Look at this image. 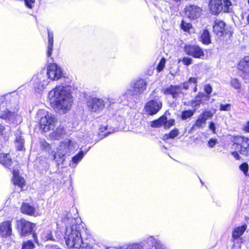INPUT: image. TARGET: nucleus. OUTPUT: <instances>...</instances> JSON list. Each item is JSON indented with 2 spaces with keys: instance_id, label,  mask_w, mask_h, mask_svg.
<instances>
[{
  "instance_id": "obj_1",
  "label": "nucleus",
  "mask_w": 249,
  "mask_h": 249,
  "mask_svg": "<svg viewBox=\"0 0 249 249\" xmlns=\"http://www.w3.org/2000/svg\"><path fill=\"white\" fill-rule=\"evenodd\" d=\"M77 222L71 213L67 211L62 213L57 220V228H62L63 231H66L64 238L69 248L80 249L82 246L83 239L80 231L83 227Z\"/></svg>"
},
{
  "instance_id": "obj_2",
  "label": "nucleus",
  "mask_w": 249,
  "mask_h": 249,
  "mask_svg": "<svg viewBox=\"0 0 249 249\" xmlns=\"http://www.w3.org/2000/svg\"><path fill=\"white\" fill-rule=\"evenodd\" d=\"M48 97L50 103L55 110L57 109L65 113L71 107V96L64 86L56 87L49 92Z\"/></svg>"
},
{
  "instance_id": "obj_3",
  "label": "nucleus",
  "mask_w": 249,
  "mask_h": 249,
  "mask_svg": "<svg viewBox=\"0 0 249 249\" xmlns=\"http://www.w3.org/2000/svg\"><path fill=\"white\" fill-rule=\"evenodd\" d=\"M36 224L24 219H20L16 220V228L17 229L19 235L21 237H25L32 234L34 241L36 243H38L37 236L35 232L34 229Z\"/></svg>"
},
{
  "instance_id": "obj_4",
  "label": "nucleus",
  "mask_w": 249,
  "mask_h": 249,
  "mask_svg": "<svg viewBox=\"0 0 249 249\" xmlns=\"http://www.w3.org/2000/svg\"><path fill=\"white\" fill-rule=\"evenodd\" d=\"M39 117H40V128L43 132H45L53 129L54 124L57 122V119L53 115L42 110L38 112V118Z\"/></svg>"
},
{
  "instance_id": "obj_5",
  "label": "nucleus",
  "mask_w": 249,
  "mask_h": 249,
  "mask_svg": "<svg viewBox=\"0 0 249 249\" xmlns=\"http://www.w3.org/2000/svg\"><path fill=\"white\" fill-rule=\"evenodd\" d=\"M241 154L249 155V139L244 136H238L234 139L233 145Z\"/></svg>"
},
{
  "instance_id": "obj_6",
  "label": "nucleus",
  "mask_w": 249,
  "mask_h": 249,
  "mask_svg": "<svg viewBox=\"0 0 249 249\" xmlns=\"http://www.w3.org/2000/svg\"><path fill=\"white\" fill-rule=\"evenodd\" d=\"M162 92L165 95H171L175 100L184 96V93L181 91V86L171 85L163 88Z\"/></svg>"
},
{
  "instance_id": "obj_7",
  "label": "nucleus",
  "mask_w": 249,
  "mask_h": 249,
  "mask_svg": "<svg viewBox=\"0 0 249 249\" xmlns=\"http://www.w3.org/2000/svg\"><path fill=\"white\" fill-rule=\"evenodd\" d=\"M238 68L239 74L245 82H249V56H245L240 61Z\"/></svg>"
},
{
  "instance_id": "obj_8",
  "label": "nucleus",
  "mask_w": 249,
  "mask_h": 249,
  "mask_svg": "<svg viewBox=\"0 0 249 249\" xmlns=\"http://www.w3.org/2000/svg\"><path fill=\"white\" fill-rule=\"evenodd\" d=\"M105 103L102 99L94 97L88 101L87 106L90 111L100 112L104 108Z\"/></svg>"
},
{
  "instance_id": "obj_9",
  "label": "nucleus",
  "mask_w": 249,
  "mask_h": 249,
  "mask_svg": "<svg viewBox=\"0 0 249 249\" xmlns=\"http://www.w3.org/2000/svg\"><path fill=\"white\" fill-rule=\"evenodd\" d=\"M47 74L49 79L57 80L62 77L63 73L60 67L55 63H53L48 66Z\"/></svg>"
},
{
  "instance_id": "obj_10",
  "label": "nucleus",
  "mask_w": 249,
  "mask_h": 249,
  "mask_svg": "<svg viewBox=\"0 0 249 249\" xmlns=\"http://www.w3.org/2000/svg\"><path fill=\"white\" fill-rule=\"evenodd\" d=\"M184 51L187 55L195 58H200L204 55L203 51L197 45H185Z\"/></svg>"
},
{
  "instance_id": "obj_11",
  "label": "nucleus",
  "mask_w": 249,
  "mask_h": 249,
  "mask_svg": "<svg viewBox=\"0 0 249 249\" xmlns=\"http://www.w3.org/2000/svg\"><path fill=\"white\" fill-rule=\"evenodd\" d=\"M162 107V103L158 100H152L148 102L144 107L146 112L149 115L157 114Z\"/></svg>"
},
{
  "instance_id": "obj_12",
  "label": "nucleus",
  "mask_w": 249,
  "mask_h": 249,
  "mask_svg": "<svg viewBox=\"0 0 249 249\" xmlns=\"http://www.w3.org/2000/svg\"><path fill=\"white\" fill-rule=\"evenodd\" d=\"M34 87L36 92L40 93L45 88L49 82L45 79L42 73L35 75L33 78Z\"/></svg>"
},
{
  "instance_id": "obj_13",
  "label": "nucleus",
  "mask_w": 249,
  "mask_h": 249,
  "mask_svg": "<svg viewBox=\"0 0 249 249\" xmlns=\"http://www.w3.org/2000/svg\"><path fill=\"white\" fill-rule=\"evenodd\" d=\"M213 33L218 36L221 37L228 33L226 23L220 19H216L213 26Z\"/></svg>"
},
{
  "instance_id": "obj_14",
  "label": "nucleus",
  "mask_w": 249,
  "mask_h": 249,
  "mask_svg": "<svg viewBox=\"0 0 249 249\" xmlns=\"http://www.w3.org/2000/svg\"><path fill=\"white\" fill-rule=\"evenodd\" d=\"M202 9L198 6L194 5L186 6L185 8L186 16L190 19H196L201 15Z\"/></svg>"
},
{
  "instance_id": "obj_15",
  "label": "nucleus",
  "mask_w": 249,
  "mask_h": 249,
  "mask_svg": "<svg viewBox=\"0 0 249 249\" xmlns=\"http://www.w3.org/2000/svg\"><path fill=\"white\" fill-rule=\"evenodd\" d=\"M147 87L146 82L142 79L133 80L130 83V88L137 92L141 97V95L143 93Z\"/></svg>"
},
{
  "instance_id": "obj_16",
  "label": "nucleus",
  "mask_w": 249,
  "mask_h": 249,
  "mask_svg": "<svg viewBox=\"0 0 249 249\" xmlns=\"http://www.w3.org/2000/svg\"><path fill=\"white\" fill-rule=\"evenodd\" d=\"M0 118L5 120L7 123L17 124L20 122L19 117L15 112H11L6 109L0 113Z\"/></svg>"
},
{
  "instance_id": "obj_17",
  "label": "nucleus",
  "mask_w": 249,
  "mask_h": 249,
  "mask_svg": "<svg viewBox=\"0 0 249 249\" xmlns=\"http://www.w3.org/2000/svg\"><path fill=\"white\" fill-rule=\"evenodd\" d=\"M121 102L125 101L126 103H124V104H126L128 102H136V100L140 99V97L138 95L135 91L134 89L130 87L129 89L124 92L120 97Z\"/></svg>"
},
{
  "instance_id": "obj_18",
  "label": "nucleus",
  "mask_w": 249,
  "mask_h": 249,
  "mask_svg": "<svg viewBox=\"0 0 249 249\" xmlns=\"http://www.w3.org/2000/svg\"><path fill=\"white\" fill-rule=\"evenodd\" d=\"M15 135V139L14 142L16 149L18 151L25 150V139L21 132L19 129H18Z\"/></svg>"
},
{
  "instance_id": "obj_19",
  "label": "nucleus",
  "mask_w": 249,
  "mask_h": 249,
  "mask_svg": "<svg viewBox=\"0 0 249 249\" xmlns=\"http://www.w3.org/2000/svg\"><path fill=\"white\" fill-rule=\"evenodd\" d=\"M212 14L217 15L222 11V0H211L209 4Z\"/></svg>"
},
{
  "instance_id": "obj_20",
  "label": "nucleus",
  "mask_w": 249,
  "mask_h": 249,
  "mask_svg": "<svg viewBox=\"0 0 249 249\" xmlns=\"http://www.w3.org/2000/svg\"><path fill=\"white\" fill-rule=\"evenodd\" d=\"M12 226L10 221H5L0 224V236L9 237L12 234Z\"/></svg>"
},
{
  "instance_id": "obj_21",
  "label": "nucleus",
  "mask_w": 249,
  "mask_h": 249,
  "mask_svg": "<svg viewBox=\"0 0 249 249\" xmlns=\"http://www.w3.org/2000/svg\"><path fill=\"white\" fill-rule=\"evenodd\" d=\"M147 249H164L161 243L153 236H149L144 241Z\"/></svg>"
},
{
  "instance_id": "obj_22",
  "label": "nucleus",
  "mask_w": 249,
  "mask_h": 249,
  "mask_svg": "<svg viewBox=\"0 0 249 249\" xmlns=\"http://www.w3.org/2000/svg\"><path fill=\"white\" fill-rule=\"evenodd\" d=\"M0 163L5 167L11 169L13 161L10 154L0 153Z\"/></svg>"
},
{
  "instance_id": "obj_23",
  "label": "nucleus",
  "mask_w": 249,
  "mask_h": 249,
  "mask_svg": "<svg viewBox=\"0 0 249 249\" xmlns=\"http://www.w3.org/2000/svg\"><path fill=\"white\" fill-rule=\"evenodd\" d=\"M48 31V46H47V55L48 57L51 56L52 54V52L53 50V34L52 31L50 30L49 29H47Z\"/></svg>"
},
{
  "instance_id": "obj_24",
  "label": "nucleus",
  "mask_w": 249,
  "mask_h": 249,
  "mask_svg": "<svg viewBox=\"0 0 249 249\" xmlns=\"http://www.w3.org/2000/svg\"><path fill=\"white\" fill-rule=\"evenodd\" d=\"M13 175V182L15 185L22 187L24 185V179L18 175V170L14 168L12 170Z\"/></svg>"
},
{
  "instance_id": "obj_25",
  "label": "nucleus",
  "mask_w": 249,
  "mask_h": 249,
  "mask_svg": "<svg viewBox=\"0 0 249 249\" xmlns=\"http://www.w3.org/2000/svg\"><path fill=\"white\" fill-rule=\"evenodd\" d=\"M247 228V225L246 224L236 227L234 229L232 232V237L233 238L236 239L239 238L244 232Z\"/></svg>"
},
{
  "instance_id": "obj_26",
  "label": "nucleus",
  "mask_w": 249,
  "mask_h": 249,
  "mask_svg": "<svg viewBox=\"0 0 249 249\" xmlns=\"http://www.w3.org/2000/svg\"><path fill=\"white\" fill-rule=\"evenodd\" d=\"M21 211L22 213L32 215L35 212V208L27 203H23L21 207Z\"/></svg>"
},
{
  "instance_id": "obj_27",
  "label": "nucleus",
  "mask_w": 249,
  "mask_h": 249,
  "mask_svg": "<svg viewBox=\"0 0 249 249\" xmlns=\"http://www.w3.org/2000/svg\"><path fill=\"white\" fill-rule=\"evenodd\" d=\"M68 146H62V142L61 143L59 146V150L57 151V153H53V160H56V156H58L59 158H62L65 155H69L68 149Z\"/></svg>"
},
{
  "instance_id": "obj_28",
  "label": "nucleus",
  "mask_w": 249,
  "mask_h": 249,
  "mask_svg": "<svg viewBox=\"0 0 249 249\" xmlns=\"http://www.w3.org/2000/svg\"><path fill=\"white\" fill-rule=\"evenodd\" d=\"M167 122V117L163 115L158 119L151 122L150 125L152 127H159L163 125L164 122Z\"/></svg>"
},
{
  "instance_id": "obj_29",
  "label": "nucleus",
  "mask_w": 249,
  "mask_h": 249,
  "mask_svg": "<svg viewBox=\"0 0 249 249\" xmlns=\"http://www.w3.org/2000/svg\"><path fill=\"white\" fill-rule=\"evenodd\" d=\"M206 121L205 119L199 115L194 124L192 125L191 129L195 130L196 128H203L206 124Z\"/></svg>"
},
{
  "instance_id": "obj_30",
  "label": "nucleus",
  "mask_w": 249,
  "mask_h": 249,
  "mask_svg": "<svg viewBox=\"0 0 249 249\" xmlns=\"http://www.w3.org/2000/svg\"><path fill=\"white\" fill-rule=\"evenodd\" d=\"M62 146H68L69 155L72 152H73L76 148V144L71 140L66 139L62 142Z\"/></svg>"
},
{
  "instance_id": "obj_31",
  "label": "nucleus",
  "mask_w": 249,
  "mask_h": 249,
  "mask_svg": "<svg viewBox=\"0 0 249 249\" xmlns=\"http://www.w3.org/2000/svg\"><path fill=\"white\" fill-rule=\"evenodd\" d=\"M200 39L201 42L204 44L208 45L211 43L210 34L207 29L203 30L200 36Z\"/></svg>"
},
{
  "instance_id": "obj_32",
  "label": "nucleus",
  "mask_w": 249,
  "mask_h": 249,
  "mask_svg": "<svg viewBox=\"0 0 249 249\" xmlns=\"http://www.w3.org/2000/svg\"><path fill=\"white\" fill-rule=\"evenodd\" d=\"M196 109H188L182 111L181 112L180 118L182 120H186L190 119L195 113Z\"/></svg>"
},
{
  "instance_id": "obj_33",
  "label": "nucleus",
  "mask_w": 249,
  "mask_h": 249,
  "mask_svg": "<svg viewBox=\"0 0 249 249\" xmlns=\"http://www.w3.org/2000/svg\"><path fill=\"white\" fill-rule=\"evenodd\" d=\"M197 78L196 77H190L188 81H185L181 84L179 85L178 86H181V90L182 89L187 90L188 89L191 84H197Z\"/></svg>"
},
{
  "instance_id": "obj_34",
  "label": "nucleus",
  "mask_w": 249,
  "mask_h": 249,
  "mask_svg": "<svg viewBox=\"0 0 249 249\" xmlns=\"http://www.w3.org/2000/svg\"><path fill=\"white\" fill-rule=\"evenodd\" d=\"M146 240L145 239L143 241V242L142 243V245H141L140 244H130L129 245H124L122 246V249H144L143 248V246H144L146 249H147L146 247L147 245L145 244V243L144 241Z\"/></svg>"
},
{
  "instance_id": "obj_35",
  "label": "nucleus",
  "mask_w": 249,
  "mask_h": 249,
  "mask_svg": "<svg viewBox=\"0 0 249 249\" xmlns=\"http://www.w3.org/2000/svg\"><path fill=\"white\" fill-rule=\"evenodd\" d=\"M222 11L224 13H230L232 11L231 2L230 0H222Z\"/></svg>"
},
{
  "instance_id": "obj_36",
  "label": "nucleus",
  "mask_w": 249,
  "mask_h": 249,
  "mask_svg": "<svg viewBox=\"0 0 249 249\" xmlns=\"http://www.w3.org/2000/svg\"><path fill=\"white\" fill-rule=\"evenodd\" d=\"M35 248V245L31 240H28L26 241L23 242L22 247L21 249H34Z\"/></svg>"
},
{
  "instance_id": "obj_37",
  "label": "nucleus",
  "mask_w": 249,
  "mask_h": 249,
  "mask_svg": "<svg viewBox=\"0 0 249 249\" xmlns=\"http://www.w3.org/2000/svg\"><path fill=\"white\" fill-rule=\"evenodd\" d=\"M86 154V152H84L83 151L80 150V151L73 156L72 158V162L73 163L77 164L79 161H80L83 158L84 156Z\"/></svg>"
},
{
  "instance_id": "obj_38",
  "label": "nucleus",
  "mask_w": 249,
  "mask_h": 249,
  "mask_svg": "<svg viewBox=\"0 0 249 249\" xmlns=\"http://www.w3.org/2000/svg\"><path fill=\"white\" fill-rule=\"evenodd\" d=\"M39 143L40 147L43 150H44L47 152H49L50 151V145L45 140H41Z\"/></svg>"
},
{
  "instance_id": "obj_39",
  "label": "nucleus",
  "mask_w": 249,
  "mask_h": 249,
  "mask_svg": "<svg viewBox=\"0 0 249 249\" xmlns=\"http://www.w3.org/2000/svg\"><path fill=\"white\" fill-rule=\"evenodd\" d=\"M42 238L45 241H54L55 240L52 232L50 231H47L44 234V235H42Z\"/></svg>"
},
{
  "instance_id": "obj_40",
  "label": "nucleus",
  "mask_w": 249,
  "mask_h": 249,
  "mask_svg": "<svg viewBox=\"0 0 249 249\" xmlns=\"http://www.w3.org/2000/svg\"><path fill=\"white\" fill-rule=\"evenodd\" d=\"M214 113H213L210 110H206L201 113L200 115L206 121L208 119H211L213 116Z\"/></svg>"
},
{
  "instance_id": "obj_41",
  "label": "nucleus",
  "mask_w": 249,
  "mask_h": 249,
  "mask_svg": "<svg viewBox=\"0 0 249 249\" xmlns=\"http://www.w3.org/2000/svg\"><path fill=\"white\" fill-rule=\"evenodd\" d=\"M192 24L190 23L185 22L184 20L181 21L180 24V27L185 32L189 31L190 28L192 27Z\"/></svg>"
},
{
  "instance_id": "obj_42",
  "label": "nucleus",
  "mask_w": 249,
  "mask_h": 249,
  "mask_svg": "<svg viewBox=\"0 0 249 249\" xmlns=\"http://www.w3.org/2000/svg\"><path fill=\"white\" fill-rule=\"evenodd\" d=\"M239 169L245 176H248L249 165L247 162H243L239 165Z\"/></svg>"
},
{
  "instance_id": "obj_43",
  "label": "nucleus",
  "mask_w": 249,
  "mask_h": 249,
  "mask_svg": "<svg viewBox=\"0 0 249 249\" xmlns=\"http://www.w3.org/2000/svg\"><path fill=\"white\" fill-rule=\"evenodd\" d=\"M231 85L235 89H240L241 88V84L237 78L231 79Z\"/></svg>"
},
{
  "instance_id": "obj_44",
  "label": "nucleus",
  "mask_w": 249,
  "mask_h": 249,
  "mask_svg": "<svg viewBox=\"0 0 249 249\" xmlns=\"http://www.w3.org/2000/svg\"><path fill=\"white\" fill-rule=\"evenodd\" d=\"M165 58L164 57H162L160 61L159 62L157 68V71L159 72H161L163 70L164 68L165 67Z\"/></svg>"
},
{
  "instance_id": "obj_45",
  "label": "nucleus",
  "mask_w": 249,
  "mask_h": 249,
  "mask_svg": "<svg viewBox=\"0 0 249 249\" xmlns=\"http://www.w3.org/2000/svg\"><path fill=\"white\" fill-rule=\"evenodd\" d=\"M178 130L177 128H175L172 130L170 131V132L168 134L166 135L165 136H166L167 139H174L177 136H178Z\"/></svg>"
},
{
  "instance_id": "obj_46",
  "label": "nucleus",
  "mask_w": 249,
  "mask_h": 249,
  "mask_svg": "<svg viewBox=\"0 0 249 249\" xmlns=\"http://www.w3.org/2000/svg\"><path fill=\"white\" fill-rule=\"evenodd\" d=\"M231 104H221L220 105L219 110L221 111H229L231 110Z\"/></svg>"
},
{
  "instance_id": "obj_47",
  "label": "nucleus",
  "mask_w": 249,
  "mask_h": 249,
  "mask_svg": "<svg viewBox=\"0 0 249 249\" xmlns=\"http://www.w3.org/2000/svg\"><path fill=\"white\" fill-rule=\"evenodd\" d=\"M204 90L206 95H207V97L210 98L211 94L213 90V88L210 84H208L205 85L204 87Z\"/></svg>"
},
{
  "instance_id": "obj_48",
  "label": "nucleus",
  "mask_w": 249,
  "mask_h": 249,
  "mask_svg": "<svg viewBox=\"0 0 249 249\" xmlns=\"http://www.w3.org/2000/svg\"><path fill=\"white\" fill-rule=\"evenodd\" d=\"M202 103V99H200L197 95L195 98V99L191 101L192 106L196 107L199 106Z\"/></svg>"
},
{
  "instance_id": "obj_49",
  "label": "nucleus",
  "mask_w": 249,
  "mask_h": 249,
  "mask_svg": "<svg viewBox=\"0 0 249 249\" xmlns=\"http://www.w3.org/2000/svg\"><path fill=\"white\" fill-rule=\"evenodd\" d=\"M97 246H91L90 244L84 243L83 241L82 246L80 248H82L83 249H97Z\"/></svg>"
},
{
  "instance_id": "obj_50",
  "label": "nucleus",
  "mask_w": 249,
  "mask_h": 249,
  "mask_svg": "<svg viewBox=\"0 0 249 249\" xmlns=\"http://www.w3.org/2000/svg\"><path fill=\"white\" fill-rule=\"evenodd\" d=\"M192 58L188 57H183L182 59V62L184 65L189 66L192 63Z\"/></svg>"
},
{
  "instance_id": "obj_51",
  "label": "nucleus",
  "mask_w": 249,
  "mask_h": 249,
  "mask_svg": "<svg viewBox=\"0 0 249 249\" xmlns=\"http://www.w3.org/2000/svg\"><path fill=\"white\" fill-rule=\"evenodd\" d=\"M25 5L29 8L32 9L34 6L35 0H24Z\"/></svg>"
},
{
  "instance_id": "obj_52",
  "label": "nucleus",
  "mask_w": 249,
  "mask_h": 249,
  "mask_svg": "<svg viewBox=\"0 0 249 249\" xmlns=\"http://www.w3.org/2000/svg\"><path fill=\"white\" fill-rule=\"evenodd\" d=\"M217 142V140L216 139L211 138L208 141V145L210 147L213 148L215 146Z\"/></svg>"
},
{
  "instance_id": "obj_53",
  "label": "nucleus",
  "mask_w": 249,
  "mask_h": 249,
  "mask_svg": "<svg viewBox=\"0 0 249 249\" xmlns=\"http://www.w3.org/2000/svg\"><path fill=\"white\" fill-rule=\"evenodd\" d=\"M174 123L175 121L173 119H170L168 121L167 120V122L164 123L163 125L166 128H169L170 126L174 125Z\"/></svg>"
},
{
  "instance_id": "obj_54",
  "label": "nucleus",
  "mask_w": 249,
  "mask_h": 249,
  "mask_svg": "<svg viewBox=\"0 0 249 249\" xmlns=\"http://www.w3.org/2000/svg\"><path fill=\"white\" fill-rule=\"evenodd\" d=\"M198 97H199L200 99H203L204 98V100L205 101H208L210 99V97H208L207 95H206V94L203 92H199L197 95Z\"/></svg>"
},
{
  "instance_id": "obj_55",
  "label": "nucleus",
  "mask_w": 249,
  "mask_h": 249,
  "mask_svg": "<svg viewBox=\"0 0 249 249\" xmlns=\"http://www.w3.org/2000/svg\"><path fill=\"white\" fill-rule=\"evenodd\" d=\"M209 128L212 131L213 134L215 133V125L213 122H210L209 124Z\"/></svg>"
},
{
  "instance_id": "obj_56",
  "label": "nucleus",
  "mask_w": 249,
  "mask_h": 249,
  "mask_svg": "<svg viewBox=\"0 0 249 249\" xmlns=\"http://www.w3.org/2000/svg\"><path fill=\"white\" fill-rule=\"evenodd\" d=\"M56 138L63 133V129L61 127L57 128L56 130Z\"/></svg>"
},
{
  "instance_id": "obj_57",
  "label": "nucleus",
  "mask_w": 249,
  "mask_h": 249,
  "mask_svg": "<svg viewBox=\"0 0 249 249\" xmlns=\"http://www.w3.org/2000/svg\"><path fill=\"white\" fill-rule=\"evenodd\" d=\"M231 155L236 159L239 160L240 157L237 151H234L231 153Z\"/></svg>"
},
{
  "instance_id": "obj_58",
  "label": "nucleus",
  "mask_w": 249,
  "mask_h": 249,
  "mask_svg": "<svg viewBox=\"0 0 249 249\" xmlns=\"http://www.w3.org/2000/svg\"><path fill=\"white\" fill-rule=\"evenodd\" d=\"M102 247H103V249H122V247H120L119 248H117L116 247H106L104 245H102Z\"/></svg>"
},
{
  "instance_id": "obj_59",
  "label": "nucleus",
  "mask_w": 249,
  "mask_h": 249,
  "mask_svg": "<svg viewBox=\"0 0 249 249\" xmlns=\"http://www.w3.org/2000/svg\"><path fill=\"white\" fill-rule=\"evenodd\" d=\"M100 129L102 132H104L105 130H108V126L107 125L101 126L100 128Z\"/></svg>"
},
{
  "instance_id": "obj_60",
  "label": "nucleus",
  "mask_w": 249,
  "mask_h": 249,
  "mask_svg": "<svg viewBox=\"0 0 249 249\" xmlns=\"http://www.w3.org/2000/svg\"><path fill=\"white\" fill-rule=\"evenodd\" d=\"M245 130L247 132H249V121L247 122L246 125L245 127Z\"/></svg>"
},
{
  "instance_id": "obj_61",
  "label": "nucleus",
  "mask_w": 249,
  "mask_h": 249,
  "mask_svg": "<svg viewBox=\"0 0 249 249\" xmlns=\"http://www.w3.org/2000/svg\"><path fill=\"white\" fill-rule=\"evenodd\" d=\"M4 127L0 124V135L2 134Z\"/></svg>"
},
{
  "instance_id": "obj_62",
  "label": "nucleus",
  "mask_w": 249,
  "mask_h": 249,
  "mask_svg": "<svg viewBox=\"0 0 249 249\" xmlns=\"http://www.w3.org/2000/svg\"><path fill=\"white\" fill-rule=\"evenodd\" d=\"M102 245H103V244H100V245H95V246H97V249H103V247H102Z\"/></svg>"
},
{
  "instance_id": "obj_63",
  "label": "nucleus",
  "mask_w": 249,
  "mask_h": 249,
  "mask_svg": "<svg viewBox=\"0 0 249 249\" xmlns=\"http://www.w3.org/2000/svg\"><path fill=\"white\" fill-rule=\"evenodd\" d=\"M195 85V87L194 88V92H196L197 90V85H196V84H194Z\"/></svg>"
},
{
  "instance_id": "obj_64",
  "label": "nucleus",
  "mask_w": 249,
  "mask_h": 249,
  "mask_svg": "<svg viewBox=\"0 0 249 249\" xmlns=\"http://www.w3.org/2000/svg\"><path fill=\"white\" fill-rule=\"evenodd\" d=\"M110 133H111V132H110V131H108L107 132L105 133L104 137H106V136H108V135L109 134H110Z\"/></svg>"
}]
</instances>
